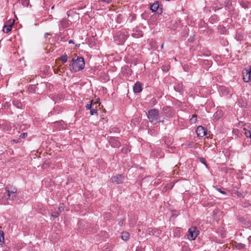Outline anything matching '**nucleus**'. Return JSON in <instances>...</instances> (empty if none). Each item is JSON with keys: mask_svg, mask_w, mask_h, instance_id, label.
<instances>
[{"mask_svg": "<svg viewBox=\"0 0 251 251\" xmlns=\"http://www.w3.org/2000/svg\"><path fill=\"white\" fill-rule=\"evenodd\" d=\"M5 189L7 193L6 195L3 196V194L0 193V201H1L4 204H6V202L3 201L5 200H14L17 196V188L11 185L7 186Z\"/></svg>", "mask_w": 251, "mask_h": 251, "instance_id": "obj_1", "label": "nucleus"}, {"mask_svg": "<svg viewBox=\"0 0 251 251\" xmlns=\"http://www.w3.org/2000/svg\"><path fill=\"white\" fill-rule=\"evenodd\" d=\"M147 117L149 121L154 125L158 123H163L165 122V118H161L159 115V111L155 108L150 109L148 111Z\"/></svg>", "mask_w": 251, "mask_h": 251, "instance_id": "obj_2", "label": "nucleus"}, {"mask_svg": "<svg viewBox=\"0 0 251 251\" xmlns=\"http://www.w3.org/2000/svg\"><path fill=\"white\" fill-rule=\"evenodd\" d=\"M84 66V60L82 57H77L76 59H73L70 64V69L75 72L82 70Z\"/></svg>", "mask_w": 251, "mask_h": 251, "instance_id": "obj_3", "label": "nucleus"}, {"mask_svg": "<svg viewBox=\"0 0 251 251\" xmlns=\"http://www.w3.org/2000/svg\"><path fill=\"white\" fill-rule=\"evenodd\" d=\"M199 232L196 227H191L188 230V239L190 240H195L198 235Z\"/></svg>", "mask_w": 251, "mask_h": 251, "instance_id": "obj_4", "label": "nucleus"}, {"mask_svg": "<svg viewBox=\"0 0 251 251\" xmlns=\"http://www.w3.org/2000/svg\"><path fill=\"white\" fill-rule=\"evenodd\" d=\"M162 114L167 118H171L174 115V111L170 106H165L162 108Z\"/></svg>", "mask_w": 251, "mask_h": 251, "instance_id": "obj_5", "label": "nucleus"}, {"mask_svg": "<svg viewBox=\"0 0 251 251\" xmlns=\"http://www.w3.org/2000/svg\"><path fill=\"white\" fill-rule=\"evenodd\" d=\"M128 36L123 32H118L115 36V39L119 41L118 44H122L124 42Z\"/></svg>", "mask_w": 251, "mask_h": 251, "instance_id": "obj_6", "label": "nucleus"}, {"mask_svg": "<svg viewBox=\"0 0 251 251\" xmlns=\"http://www.w3.org/2000/svg\"><path fill=\"white\" fill-rule=\"evenodd\" d=\"M111 180L112 182H116L118 184H120L122 183L124 180V176L122 175H116L113 176L111 177Z\"/></svg>", "mask_w": 251, "mask_h": 251, "instance_id": "obj_7", "label": "nucleus"}, {"mask_svg": "<svg viewBox=\"0 0 251 251\" xmlns=\"http://www.w3.org/2000/svg\"><path fill=\"white\" fill-rule=\"evenodd\" d=\"M109 142L111 146L114 148H119L121 146L120 141L115 137H110Z\"/></svg>", "mask_w": 251, "mask_h": 251, "instance_id": "obj_8", "label": "nucleus"}, {"mask_svg": "<svg viewBox=\"0 0 251 251\" xmlns=\"http://www.w3.org/2000/svg\"><path fill=\"white\" fill-rule=\"evenodd\" d=\"M197 136L199 137H203L206 135V130L202 126H199L196 129Z\"/></svg>", "mask_w": 251, "mask_h": 251, "instance_id": "obj_9", "label": "nucleus"}, {"mask_svg": "<svg viewBox=\"0 0 251 251\" xmlns=\"http://www.w3.org/2000/svg\"><path fill=\"white\" fill-rule=\"evenodd\" d=\"M243 79L245 82H248L251 80V74L247 70L243 71Z\"/></svg>", "mask_w": 251, "mask_h": 251, "instance_id": "obj_10", "label": "nucleus"}, {"mask_svg": "<svg viewBox=\"0 0 251 251\" xmlns=\"http://www.w3.org/2000/svg\"><path fill=\"white\" fill-rule=\"evenodd\" d=\"M133 91L135 93H139L142 90V85L139 82H137L133 86Z\"/></svg>", "mask_w": 251, "mask_h": 251, "instance_id": "obj_11", "label": "nucleus"}, {"mask_svg": "<svg viewBox=\"0 0 251 251\" xmlns=\"http://www.w3.org/2000/svg\"><path fill=\"white\" fill-rule=\"evenodd\" d=\"M93 100H92L91 101V103L90 104H87L86 105H85V107L86 108L87 110H90L93 107H94V105H95V107L96 108L97 106V104L98 105V106H100V102H99V101H96L94 103H93Z\"/></svg>", "mask_w": 251, "mask_h": 251, "instance_id": "obj_12", "label": "nucleus"}, {"mask_svg": "<svg viewBox=\"0 0 251 251\" xmlns=\"http://www.w3.org/2000/svg\"><path fill=\"white\" fill-rule=\"evenodd\" d=\"M159 7V3L157 1L155 2L153 4L151 5V10L152 12L156 11Z\"/></svg>", "mask_w": 251, "mask_h": 251, "instance_id": "obj_13", "label": "nucleus"}, {"mask_svg": "<svg viewBox=\"0 0 251 251\" xmlns=\"http://www.w3.org/2000/svg\"><path fill=\"white\" fill-rule=\"evenodd\" d=\"M12 24L9 25H4L3 27V31L5 33H8L12 29Z\"/></svg>", "mask_w": 251, "mask_h": 251, "instance_id": "obj_14", "label": "nucleus"}, {"mask_svg": "<svg viewBox=\"0 0 251 251\" xmlns=\"http://www.w3.org/2000/svg\"><path fill=\"white\" fill-rule=\"evenodd\" d=\"M122 239L124 241H127L129 238V234L127 232H123L121 235Z\"/></svg>", "mask_w": 251, "mask_h": 251, "instance_id": "obj_15", "label": "nucleus"}, {"mask_svg": "<svg viewBox=\"0 0 251 251\" xmlns=\"http://www.w3.org/2000/svg\"><path fill=\"white\" fill-rule=\"evenodd\" d=\"M61 25L63 28H66L68 26L69 21L66 19H63L60 22Z\"/></svg>", "mask_w": 251, "mask_h": 251, "instance_id": "obj_16", "label": "nucleus"}, {"mask_svg": "<svg viewBox=\"0 0 251 251\" xmlns=\"http://www.w3.org/2000/svg\"><path fill=\"white\" fill-rule=\"evenodd\" d=\"M13 105L18 108H20L22 107V103L21 102L18 100H14L13 101Z\"/></svg>", "mask_w": 251, "mask_h": 251, "instance_id": "obj_17", "label": "nucleus"}, {"mask_svg": "<svg viewBox=\"0 0 251 251\" xmlns=\"http://www.w3.org/2000/svg\"><path fill=\"white\" fill-rule=\"evenodd\" d=\"M60 59L63 63L67 62V60H68V57H67V54H65L62 55L60 57Z\"/></svg>", "mask_w": 251, "mask_h": 251, "instance_id": "obj_18", "label": "nucleus"}, {"mask_svg": "<svg viewBox=\"0 0 251 251\" xmlns=\"http://www.w3.org/2000/svg\"><path fill=\"white\" fill-rule=\"evenodd\" d=\"M245 135L247 138H250L251 139V128L249 130H246L245 129Z\"/></svg>", "mask_w": 251, "mask_h": 251, "instance_id": "obj_19", "label": "nucleus"}, {"mask_svg": "<svg viewBox=\"0 0 251 251\" xmlns=\"http://www.w3.org/2000/svg\"><path fill=\"white\" fill-rule=\"evenodd\" d=\"M4 243V234L2 231H0V245Z\"/></svg>", "mask_w": 251, "mask_h": 251, "instance_id": "obj_20", "label": "nucleus"}, {"mask_svg": "<svg viewBox=\"0 0 251 251\" xmlns=\"http://www.w3.org/2000/svg\"><path fill=\"white\" fill-rule=\"evenodd\" d=\"M190 248L186 245H183L182 246V251H190Z\"/></svg>", "mask_w": 251, "mask_h": 251, "instance_id": "obj_21", "label": "nucleus"}, {"mask_svg": "<svg viewBox=\"0 0 251 251\" xmlns=\"http://www.w3.org/2000/svg\"><path fill=\"white\" fill-rule=\"evenodd\" d=\"M97 113V110L93 107L91 109H90V114L91 115H93Z\"/></svg>", "mask_w": 251, "mask_h": 251, "instance_id": "obj_22", "label": "nucleus"}, {"mask_svg": "<svg viewBox=\"0 0 251 251\" xmlns=\"http://www.w3.org/2000/svg\"><path fill=\"white\" fill-rule=\"evenodd\" d=\"M151 48L153 50H155L157 48V47L155 42H151Z\"/></svg>", "mask_w": 251, "mask_h": 251, "instance_id": "obj_23", "label": "nucleus"}, {"mask_svg": "<svg viewBox=\"0 0 251 251\" xmlns=\"http://www.w3.org/2000/svg\"><path fill=\"white\" fill-rule=\"evenodd\" d=\"M199 160H200V161L201 163L204 164L206 166H207V164H206V161H205V159L204 158L201 157V158H200Z\"/></svg>", "mask_w": 251, "mask_h": 251, "instance_id": "obj_24", "label": "nucleus"}, {"mask_svg": "<svg viewBox=\"0 0 251 251\" xmlns=\"http://www.w3.org/2000/svg\"><path fill=\"white\" fill-rule=\"evenodd\" d=\"M58 210L60 212L64 211V206L63 204H60L59 207H58Z\"/></svg>", "mask_w": 251, "mask_h": 251, "instance_id": "obj_25", "label": "nucleus"}, {"mask_svg": "<svg viewBox=\"0 0 251 251\" xmlns=\"http://www.w3.org/2000/svg\"><path fill=\"white\" fill-rule=\"evenodd\" d=\"M59 215V213L58 211H56V212H52V213H51V216L52 217H57Z\"/></svg>", "mask_w": 251, "mask_h": 251, "instance_id": "obj_26", "label": "nucleus"}, {"mask_svg": "<svg viewBox=\"0 0 251 251\" xmlns=\"http://www.w3.org/2000/svg\"><path fill=\"white\" fill-rule=\"evenodd\" d=\"M225 3H226V6L227 7H229L232 4L231 1L230 0H227V1H226Z\"/></svg>", "mask_w": 251, "mask_h": 251, "instance_id": "obj_27", "label": "nucleus"}, {"mask_svg": "<svg viewBox=\"0 0 251 251\" xmlns=\"http://www.w3.org/2000/svg\"><path fill=\"white\" fill-rule=\"evenodd\" d=\"M197 120V117L196 116L193 115L191 119H190L191 123H195Z\"/></svg>", "mask_w": 251, "mask_h": 251, "instance_id": "obj_28", "label": "nucleus"}, {"mask_svg": "<svg viewBox=\"0 0 251 251\" xmlns=\"http://www.w3.org/2000/svg\"><path fill=\"white\" fill-rule=\"evenodd\" d=\"M111 214L110 213H105L104 215V218L106 220H108Z\"/></svg>", "mask_w": 251, "mask_h": 251, "instance_id": "obj_29", "label": "nucleus"}, {"mask_svg": "<svg viewBox=\"0 0 251 251\" xmlns=\"http://www.w3.org/2000/svg\"><path fill=\"white\" fill-rule=\"evenodd\" d=\"M174 88L176 90V91H178L179 92H180L181 90V88H180L178 86H174Z\"/></svg>", "mask_w": 251, "mask_h": 251, "instance_id": "obj_30", "label": "nucleus"}, {"mask_svg": "<svg viewBox=\"0 0 251 251\" xmlns=\"http://www.w3.org/2000/svg\"><path fill=\"white\" fill-rule=\"evenodd\" d=\"M27 134L26 133H23L20 135V137L22 138H25L27 137Z\"/></svg>", "mask_w": 251, "mask_h": 251, "instance_id": "obj_31", "label": "nucleus"}, {"mask_svg": "<svg viewBox=\"0 0 251 251\" xmlns=\"http://www.w3.org/2000/svg\"><path fill=\"white\" fill-rule=\"evenodd\" d=\"M220 113H221V112H220V113H219V114H220ZM218 114H219V113H218V112H216V113L214 114V118H215V119H216L217 120H218L220 118V116H219L218 117H217V115H218Z\"/></svg>", "mask_w": 251, "mask_h": 251, "instance_id": "obj_32", "label": "nucleus"}, {"mask_svg": "<svg viewBox=\"0 0 251 251\" xmlns=\"http://www.w3.org/2000/svg\"><path fill=\"white\" fill-rule=\"evenodd\" d=\"M216 189L219 192H220L221 193L223 194H226V192L224 191H222L220 188H216Z\"/></svg>", "mask_w": 251, "mask_h": 251, "instance_id": "obj_33", "label": "nucleus"}, {"mask_svg": "<svg viewBox=\"0 0 251 251\" xmlns=\"http://www.w3.org/2000/svg\"><path fill=\"white\" fill-rule=\"evenodd\" d=\"M245 245L244 244H240L238 245V248L239 249H243L244 248Z\"/></svg>", "mask_w": 251, "mask_h": 251, "instance_id": "obj_34", "label": "nucleus"}, {"mask_svg": "<svg viewBox=\"0 0 251 251\" xmlns=\"http://www.w3.org/2000/svg\"><path fill=\"white\" fill-rule=\"evenodd\" d=\"M102 1L105 2L107 3H110L111 2V0H101Z\"/></svg>", "mask_w": 251, "mask_h": 251, "instance_id": "obj_35", "label": "nucleus"}, {"mask_svg": "<svg viewBox=\"0 0 251 251\" xmlns=\"http://www.w3.org/2000/svg\"><path fill=\"white\" fill-rule=\"evenodd\" d=\"M162 70L165 71H168L169 69L167 67H163Z\"/></svg>", "mask_w": 251, "mask_h": 251, "instance_id": "obj_36", "label": "nucleus"}, {"mask_svg": "<svg viewBox=\"0 0 251 251\" xmlns=\"http://www.w3.org/2000/svg\"><path fill=\"white\" fill-rule=\"evenodd\" d=\"M245 70H247L248 72H249V73H251V65L250 66L249 69H244Z\"/></svg>", "mask_w": 251, "mask_h": 251, "instance_id": "obj_37", "label": "nucleus"}, {"mask_svg": "<svg viewBox=\"0 0 251 251\" xmlns=\"http://www.w3.org/2000/svg\"><path fill=\"white\" fill-rule=\"evenodd\" d=\"M49 35H50V34L49 33H46L44 35V37L47 38Z\"/></svg>", "mask_w": 251, "mask_h": 251, "instance_id": "obj_38", "label": "nucleus"}, {"mask_svg": "<svg viewBox=\"0 0 251 251\" xmlns=\"http://www.w3.org/2000/svg\"><path fill=\"white\" fill-rule=\"evenodd\" d=\"M235 194L236 195H238V196H240V195L241 194H240V193H239V192L238 191H236V192H235Z\"/></svg>", "mask_w": 251, "mask_h": 251, "instance_id": "obj_39", "label": "nucleus"}, {"mask_svg": "<svg viewBox=\"0 0 251 251\" xmlns=\"http://www.w3.org/2000/svg\"><path fill=\"white\" fill-rule=\"evenodd\" d=\"M119 224L121 226H122L123 225V221H120L119 223Z\"/></svg>", "mask_w": 251, "mask_h": 251, "instance_id": "obj_40", "label": "nucleus"}, {"mask_svg": "<svg viewBox=\"0 0 251 251\" xmlns=\"http://www.w3.org/2000/svg\"><path fill=\"white\" fill-rule=\"evenodd\" d=\"M34 88V86H31V87H30L29 88V89L30 90H33V89Z\"/></svg>", "mask_w": 251, "mask_h": 251, "instance_id": "obj_41", "label": "nucleus"}, {"mask_svg": "<svg viewBox=\"0 0 251 251\" xmlns=\"http://www.w3.org/2000/svg\"><path fill=\"white\" fill-rule=\"evenodd\" d=\"M69 44L74 43L73 41V40H69Z\"/></svg>", "mask_w": 251, "mask_h": 251, "instance_id": "obj_42", "label": "nucleus"}, {"mask_svg": "<svg viewBox=\"0 0 251 251\" xmlns=\"http://www.w3.org/2000/svg\"><path fill=\"white\" fill-rule=\"evenodd\" d=\"M248 240L249 242H251V236H249L248 238Z\"/></svg>", "mask_w": 251, "mask_h": 251, "instance_id": "obj_43", "label": "nucleus"}, {"mask_svg": "<svg viewBox=\"0 0 251 251\" xmlns=\"http://www.w3.org/2000/svg\"><path fill=\"white\" fill-rule=\"evenodd\" d=\"M136 251H142V250L141 249H137L136 250Z\"/></svg>", "mask_w": 251, "mask_h": 251, "instance_id": "obj_44", "label": "nucleus"}, {"mask_svg": "<svg viewBox=\"0 0 251 251\" xmlns=\"http://www.w3.org/2000/svg\"><path fill=\"white\" fill-rule=\"evenodd\" d=\"M161 49H162L163 48V44H162V45H161Z\"/></svg>", "mask_w": 251, "mask_h": 251, "instance_id": "obj_45", "label": "nucleus"}, {"mask_svg": "<svg viewBox=\"0 0 251 251\" xmlns=\"http://www.w3.org/2000/svg\"><path fill=\"white\" fill-rule=\"evenodd\" d=\"M163 191H166V189H165V188H164Z\"/></svg>", "mask_w": 251, "mask_h": 251, "instance_id": "obj_46", "label": "nucleus"}, {"mask_svg": "<svg viewBox=\"0 0 251 251\" xmlns=\"http://www.w3.org/2000/svg\"><path fill=\"white\" fill-rule=\"evenodd\" d=\"M251 226V224H250V225L248 226L249 227H250Z\"/></svg>", "mask_w": 251, "mask_h": 251, "instance_id": "obj_47", "label": "nucleus"}, {"mask_svg": "<svg viewBox=\"0 0 251 251\" xmlns=\"http://www.w3.org/2000/svg\"><path fill=\"white\" fill-rule=\"evenodd\" d=\"M132 36L134 37V33L132 34Z\"/></svg>", "mask_w": 251, "mask_h": 251, "instance_id": "obj_48", "label": "nucleus"}]
</instances>
